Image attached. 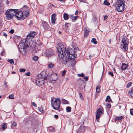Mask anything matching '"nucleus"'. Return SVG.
Instances as JSON below:
<instances>
[{"instance_id":"49","label":"nucleus","mask_w":133,"mask_h":133,"mask_svg":"<svg viewBox=\"0 0 133 133\" xmlns=\"http://www.w3.org/2000/svg\"><path fill=\"white\" fill-rule=\"evenodd\" d=\"M85 81H87L88 79V78L87 76H85L84 78Z\"/></svg>"},{"instance_id":"63","label":"nucleus","mask_w":133,"mask_h":133,"mask_svg":"<svg viewBox=\"0 0 133 133\" xmlns=\"http://www.w3.org/2000/svg\"><path fill=\"white\" fill-rule=\"evenodd\" d=\"M89 57L90 58H91L92 57V56L91 55H89Z\"/></svg>"},{"instance_id":"18","label":"nucleus","mask_w":133,"mask_h":133,"mask_svg":"<svg viewBox=\"0 0 133 133\" xmlns=\"http://www.w3.org/2000/svg\"><path fill=\"white\" fill-rule=\"evenodd\" d=\"M63 63L65 64H66L67 63H69V60L68 58H66L64 57V59H63V61H62Z\"/></svg>"},{"instance_id":"7","label":"nucleus","mask_w":133,"mask_h":133,"mask_svg":"<svg viewBox=\"0 0 133 133\" xmlns=\"http://www.w3.org/2000/svg\"><path fill=\"white\" fill-rule=\"evenodd\" d=\"M97 110L96 114V119L97 122H99V119L102 114H103L104 110L103 108L101 106Z\"/></svg>"},{"instance_id":"9","label":"nucleus","mask_w":133,"mask_h":133,"mask_svg":"<svg viewBox=\"0 0 133 133\" xmlns=\"http://www.w3.org/2000/svg\"><path fill=\"white\" fill-rule=\"evenodd\" d=\"M54 52V50L52 49H48L45 51V53L43 54L44 56L49 57L53 55Z\"/></svg>"},{"instance_id":"19","label":"nucleus","mask_w":133,"mask_h":133,"mask_svg":"<svg viewBox=\"0 0 133 133\" xmlns=\"http://www.w3.org/2000/svg\"><path fill=\"white\" fill-rule=\"evenodd\" d=\"M117 4H120L122 5H125L124 0H118L117 2Z\"/></svg>"},{"instance_id":"8","label":"nucleus","mask_w":133,"mask_h":133,"mask_svg":"<svg viewBox=\"0 0 133 133\" xmlns=\"http://www.w3.org/2000/svg\"><path fill=\"white\" fill-rule=\"evenodd\" d=\"M60 46H58L57 47V50L59 53L58 54V58L60 59L63 58L64 59V51L63 50V48Z\"/></svg>"},{"instance_id":"4","label":"nucleus","mask_w":133,"mask_h":133,"mask_svg":"<svg viewBox=\"0 0 133 133\" xmlns=\"http://www.w3.org/2000/svg\"><path fill=\"white\" fill-rule=\"evenodd\" d=\"M16 10L14 9H9L5 12L6 19L7 20L11 19L13 16H15Z\"/></svg>"},{"instance_id":"41","label":"nucleus","mask_w":133,"mask_h":133,"mask_svg":"<svg viewBox=\"0 0 133 133\" xmlns=\"http://www.w3.org/2000/svg\"><path fill=\"white\" fill-rule=\"evenodd\" d=\"M33 58L34 60L36 61H37L38 59V57L36 56H34V57Z\"/></svg>"},{"instance_id":"43","label":"nucleus","mask_w":133,"mask_h":133,"mask_svg":"<svg viewBox=\"0 0 133 133\" xmlns=\"http://www.w3.org/2000/svg\"><path fill=\"white\" fill-rule=\"evenodd\" d=\"M12 125L13 126L16 127L17 126V124L15 122H14L12 123Z\"/></svg>"},{"instance_id":"27","label":"nucleus","mask_w":133,"mask_h":133,"mask_svg":"<svg viewBox=\"0 0 133 133\" xmlns=\"http://www.w3.org/2000/svg\"><path fill=\"white\" fill-rule=\"evenodd\" d=\"M71 108L70 107H67L66 109V111L67 112H70L71 111Z\"/></svg>"},{"instance_id":"62","label":"nucleus","mask_w":133,"mask_h":133,"mask_svg":"<svg viewBox=\"0 0 133 133\" xmlns=\"http://www.w3.org/2000/svg\"><path fill=\"white\" fill-rule=\"evenodd\" d=\"M81 2H83L84 0H79Z\"/></svg>"},{"instance_id":"46","label":"nucleus","mask_w":133,"mask_h":133,"mask_svg":"<svg viewBox=\"0 0 133 133\" xmlns=\"http://www.w3.org/2000/svg\"><path fill=\"white\" fill-rule=\"evenodd\" d=\"M130 114L131 115H133V109H131L130 110Z\"/></svg>"},{"instance_id":"20","label":"nucleus","mask_w":133,"mask_h":133,"mask_svg":"<svg viewBox=\"0 0 133 133\" xmlns=\"http://www.w3.org/2000/svg\"><path fill=\"white\" fill-rule=\"evenodd\" d=\"M64 18L65 20H67L68 19L69 16L67 13H65L64 15Z\"/></svg>"},{"instance_id":"60","label":"nucleus","mask_w":133,"mask_h":133,"mask_svg":"<svg viewBox=\"0 0 133 133\" xmlns=\"http://www.w3.org/2000/svg\"><path fill=\"white\" fill-rule=\"evenodd\" d=\"M4 85L5 86V87H6V83L5 82H4Z\"/></svg>"},{"instance_id":"11","label":"nucleus","mask_w":133,"mask_h":133,"mask_svg":"<svg viewBox=\"0 0 133 133\" xmlns=\"http://www.w3.org/2000/svg\"><path fill=\"white\" fill-rule=\"evenodd\" d=\"M86 127L83 126L80 127L78 130L77 131V133H82L84 132L86 129Z\"/></svg>"},{"instance_id":"6","label":"nucleus","mask_w":133,"mask_h":133,"mask_svg":"<svg viewBox=\"0 0 133 133\" xmlns=\"http://www.w3.org/2000/svg\"><path fill=\"white\" fill-rule=\"evenodd\" d=\"M62 47H63V50L64 51V53L65 55H68L70 54H74L75 51L73 49L69 48L66 49L65 47L63 44L61 45Z\"/></svg>"},{"instance_id":"35","label":"nucleus","mask_w":133,"mask_h":133,"mask_svg":"<svg viewBox=\"0 0 133 133\" xmlns=\"http://www.w3.org/2000/svg\"><path fill=\"white\" fill-rule=\"evenodd\" d=\"M62 102L64 104H68V102L67 100L64 99H63V100Z\"/></svg>"},{"instance_id":"1","label":"nucleus","mask_w":133,"mask_h":133,"mask_svg":"<svg viewBox=\"0 0 133 133\" xmlns=\"http://www.w3.org/2000/svg\"><path fill=\"white\" fill-rule=\"evenodd\" d=\"M16 10L15 15L18 19H19L23 17L24 18L27 17L29 14V8L25 6H24L21 9V11Z\"/></svg>"},{"instance_id":"53","label":"nucleus","mask_w":133,"mask_h":133,"mask_svg":"<svg viewBox=\"0 0 133 133\" xmlns=\"http://www.w3.org/2000/svg\"><path fill=\"white\" fill-rule=\"evenodd\" d=\"M4 53L2 51L1 53V55L2 56H3L4 55V54H3Z\"/></svg>"},{"instance_id":"51","label":"nucleus","mask_w":133,"mask_h":133,"mask_svg":"<svg viewBox=\"0 0 133 133\" xmlns=\"http://www.w3.org/2000/svg\"><path fill=\"white\" fill-rule=\"evenodd\" d=\"M54 117L55 118L57 119L58 117V116L57 115H54Z\"/></svg>"},{"instance_id":"37","label":"nucleus","mask_w":133,"mask_h":133,"mask_svg":"<svg viewBox=\"0 0 133 133\" xmlns=\"http://www.w3.org/2000/svg\"><path fill=\"white\" fill-rule=\"evenodd\" d=\"M132 83L131 82H129L128 84H127V88H128L131 85Z\"/></svg>"},{"instance_id":"45","label":"nucleus","mask_w":133,"mask_h":133,"mask_svg":"<svg viewBox=\"0 0 133 133\" xmlns=\"http://www.w3.org/2000/svg\"><path fill=\"white\" fill-rule=\"evenodd\" d=\"M108 74H109V75H111L112 77L114 76V74L112 72H109Z\"/></svg>"},{"instance_id":"44","label":"nucleus","mask_w":133,"mask_h":133,"mask_svg":"<svg viewBox=\"0 0 133 133\" xmlns=\"http://www.w3.org/2000/svg\"><path fill=\"white\" fill-rule=\"evenodd\" d=\"M78 75L79 77H83L85 75L84 74L82 73L81 74H79Z\"/></svg>"},{"instance_id":"10","label":"nucleus","mask_w":133,"mask_h":133,"mask_svg":"<svg viewBox=\"0 0 133 133\" xmlns=\"http://www.w3.org/2000/svg\"><path fill=\"white\" fill-rule=\"evenodd\" d=\"M125 5H122L120 4H117L116 10L118 12H122L124 10Z\"/></svg>"},{"instance_id":"16","label":"nucleus","mask_w":133,"mask_h":133,"mask_svg":"<svg viewBox=\"0 0 133 133\" xmlns=\"http://www.w3.org/2000/svg\"><path fill=\"white\" fill-rule=\"evenodd\" d=\"M128 66V65L127 64L125 63H123L122 64V66L121 68V69L123 71L124 70L127 69Z\"/></svg>"},{"instance_id":"55","label":"nucleus","mask_w":133,"mask_h":133,"mask_svg":"<svg viewBox=\"0 0 133 133\" xmlns=\"http://www.w3.org/2000/svg\"><path fill=\"white\" fill-rule=\"evenodd\" d=\"M32 105H33V106H35L36 105V104L35 103V102H33L32 103Z\"/></svg>"},{"instance_id":"52","label":"nucleus","mask_w":133,"mask_h":133,"mask_svg":"<svg viewBox=\"0 0 133 133\" xmlns=\"http://www.w3.org/2000/svg\"><path fill=\"white\" fill-rule=\"evenodd\" d=\"M3 35L4 36L6 37L7 36V34L5 33H4L3 34Z\"/></svg>"},{"instance_id":"31","label":"nucleus","mask_w":133,"mask_h":133,"mask_svg":"<svg viewBox=\"0 0 133 133\" xmlns=\"http://www.w3.org/2000/svg\"><path fill=\"white\" fill-rule=\"evenodd\" d=\"M111 101V99L110 98V96H107L106 99V101H108V102H110Z\"/></svg>"},{"instance_id":"17","label":"nucleus","mask_w":133,"mask_h":133,"mask_svg":"<svg viewBox=\"0 0 133 133\" xmlns=\"http://www.w3.org/2000/svg\"><path fill=\"white\" fill-rule=\"evenodd\" d=\"M56 15L55 14H53L51 16V22L53 24L55 23L56 20Z\"/></svg>"},{"instance_id":"33","label":"nucleus","mask_w":133,"mask_h":133,"mask_svg":"<svg viewBox=\"0 0 133 133\" xmlns=\"http://www.w3.org/2000/svg\"><path fill=\"white\" fill-rule=\"evenodd\" d=\"M38 110L41 112L43 113L44 112V111L43 110V109L41 107H39Z\"/></svg>"},{"instance_id":"23","label":"nucleus","mask_w":133,"mask_h":133,"mask_svg":"<svg viewBox=\"0 0 133 133\" xmlns=\"http://www.w3.org/2000/svg\"><path fill=\"white\" fill-rule=\"evenodd\" d=\"M54 66V64H53L52 63L50 62L48 65V67L49 68H52Z\"/></svg>"},{"instance_id":"12","label":"nucleus","mask_w":133,"mask_h":133,"mask_svg":"<svg viewBox=\"0 0 133 133\" xmlns=\"http://www.w3.org/2000/svg\"><path fill=\"white\" fill-rule=\"evenodd\" d=\"M36 34V33L34 32H31L26 37V38L29 39L30 38H32L34 37L35 36Z\"/></svg>"},{"instance_id":"40","label":"nucleus","mask_w":133,"mask_h":133,"mask_svg":"<svg viewBox=\"0 0 133 133\" xmlns=\"http://www.w3.org/2000/svg\"><path fill=\"white\" fill-rule=\"evenodd\" d=\"M9 62L11 64H14V61L12 59H11L9 60Z\"/></svg>"},{"instance_id":"48","label":"nucleus","mask_w":133,"mask_h":133,"mask_svg":"<svg viewBox=\"0 0 133 133\" xmlns=\"http://www.w3.org/2000/svg\"><path fill=\"white\" fill-rule=\"evenodd\" d=\"M107 107L108 108H110L111 107V105L110 104H108L106 105Z\"/></svg>"},{"instance_id":"29","label":"nucleus","mask_w":133,"mask_h":133,"mask_svg":"<svg viewBox=\"0 0 133 133\" xmlns=\"http://www.w3.org/2000/svg\"><path fill=\"white\" fill-rule=\"evenodd\" d=\"M91 42L93 43L94 44H97V42L96 41V39L95 38H93L91 40Z\"/></svg>"},{"instance_id":"28","label":"nucleus","mask_w":133,"mask_h":133,"mask_svg":"<svg viewBox=\"0 0 133 133\" xmlns=\"http://www.w3.org/2000/svg\"><path fill=\"white\" fill-rule=\"evenodd\" d=\"M48 130L49 131H53L55 130V129L54 128L52 127H50L48 128Z\"/></svg>"},{"instance_id":"24","label":"nucleus","mask_w":133,"mask_h":133,"mask_svg":"<svg viewBox=\"0 0 133 133\" xmlns=\"http://www.w3.org/2000/svg\"><path fill=\"white\" fill-rule=\"evenodd\" d=\"M122 116H119V117H116L115 118V120L117 121H120L121 119H122Z\"/></svg>"},{"instance_id":"13","label":"nucleus","mask_w":133,"mask_h":133,"mask_svg":"<svg viewBox=\"0 0 133 133\" xmlns=\"http://www.w3.org/2000/svg\"><path fill=\"white\" fill-rule=\"evenodd\" d=\"M43 27L45 30H47L49 29L50 26L48 24L45 22H43Z\"/></svg>"},{"instance_id":"64","label":"nucleus","mask_w":133,"mask_h":133,"mask_svg":"<svg viewBox=\"0 0 133 133\" xmlns=\"http://www.w3.org/2000/svg\"><path fill=\"white\" fill-rule=\"evenodd\" d=\"M58 32L59 34H61V32L60 31H59Z\"/></svg>"},{"instance_id":"47","label":"nucleus","mask_w":133,"mask_h":133,"mask_svg":"<svg viewBox=\"0 0 133 133\" xmlns=\"http://www.w3.org/2000/svg\"><path fill=\"white\" fill-rule=\"evenodd\" d=\"M14 30L13 29H12L10 31H9V32L11 34H13L14 32Z\"/></svg>"},{"instance_id":"54","label":"nucleus","mask_w":133,"mask_h":133,"mask_svg":"<svg viewBox=\"0 0 133 133\" xmlns=\"http://www.w3.org/2000/svg\"><path fill=\"white\" fill-rule=\"evenodd\" d=\"M78 10L76 11V12L75 13V15H77L78 14Z\"/></svg>"},{"instance_id":"21","label":"nucleus","mask_w":133,"mask_h":133,"mask_svg":"<svg viewBox=\"0 0 133 133\" xmlns=\"http://www.w3.org/2000/svg\"><path fill=\"white\" fill-rule=\"evenodd\" d=\"M100 86L99 85H97L96 87V92L99 93L100 91Z\"/></svg>"},{"instance_id":"25","label":"nucleus","mask_w":133,"mask_h":133,"mask_svg":"<svg viewBox=\"0 0 133 133\" xmlns=\"http://www.w3.org/2000/svg\"><path fill=\"white\" fill-rule=\"evenodd\" d=\"M70 18L73 22L75 21L77 19V17H74L72 15L70 16Z\"/></svg>"},{"instance_id":"22","label":"nucleus","mask_w":133,"mask_h":133,"mask_svg":"<svg viewBox=\"0 0 133 133\" xmlns=\"http://www.w3.org/2000/svg\"><path fill=\"white\" fill-rule=\"evenodd\" d=\"M129 95H130L131 97H132L133 95V88H132L130 90H129Z\"/></svg>"},{"instance_id":"59","label":"nucleus","mask_w":133,"mask_h":133,"mask_svg":"<svg viewBox=\"0 0 133 133\" xmlns=\"http://www.w3.org/2000/svg\"><path fill=\"white\" fill-rule=\"evenodd\" d=\"M58 1H59L60 2H62V1H64L66 0H57Z\"/></svg>"},{"instance_id":"57","label":"nucleus","mask_w":133,"mask_h":133,"mask_svg":"<svg viewBox=\"0 0 133 133\" xmlns=\"http://www.w3.org/2000/svg\"><path fill=\"white\" fill-rule=\"evenodd\" d=\"M111 39H109V41H108V42H109V44H110L111 43Z\"/></svg>"},{"instance_id":"32","label":"nucleus","mask_w":133,"mask_h":133,"mask_svg":"<svg viewBox=\"0 0 133 133\" xmlns=\"http://www.w3.org/2000/svg\"><path fill=\"white\" fill-rule=\"evenodd\" d=\"M21 51H23V52L22 53V54H25L26 52V50L24 47L23 49H21Z\"/></svg>"},{"instance_id":"15","label":"nucleus","mask_w":133,"mask_h":133,"mask_svg":"<svg viewBox=\"0 0 133 133\" xmlns=\"http://www.w3.org/2000/svg\"><path fill=\"white\" fill-rule=\"evenodd\" d=\"M66 57H68V59H74L76 58V57L74 55V54H70L66 55Z\"/></svg>"},{"instance_id":"2","label":"nucleus","mask_w":133,"mask_h":133,"mask_svg":"<svg viewBox=\"0 0 133 133\" xmlns=\"http://www.w3.org/2000/svg\"><path fill=\"white\" fill-rule=\"evenodd\" d=\"M48 75L46 74V71L44 70L38 75L36 78V85L39 87L42 86L44 84V80L46 79Z\"/></svg>"},{"instance_id":"61","label":"nucleus","mask_w":133,"mask_h":133,"mask_svg":"<svg viewBox=\"0 0 133 133\" xmlns=\"http://www.w3.org/2000/svg\"><path fill=\"white\" fill-rule=\"evenodd\" d=\"M16 73V72L15 71H12V74H15Z\"/></svg>"},{"instance_id":"3","label":"nucleus","mask_w":133,"mask_h":133,"mask_svg":"<svg viewBox=\"0 0 133 133\" xmlns=\"http://www.w3.org/2000/svg\"><path fill=\"white\" fill-rule=\"evenodd\" d=\"M60 99L58 98H53L51 100V105L53 108L59 111L62 110V108L60 107Z\"/></svg>"},{"instance_id":"30","label":"nucleus","mask_w":133,"mask_h":133,"mask_svg":"<svg viewBox=\"0 0 133 133\" xmlns=\"http://www.w3.org/2000/svg\"><path fill=\"white\" fill-rule=\"evenodd\" d=\"M7 125L5 123H3L2 125V129L3 130H4L7 127Z\"/></svg>"},{"instance_id":"26","label":"nucleus","mask_w":133,"mask_h":133,"mask_svg":"<svg viewBox=\"0 0 133 133\" xmlns=\"http://www.w3.org/2000/svg\"><path fill=\"white\" fill-rule=\"evenodd\" d=\"M103 3L104 4L107 6H109L110 4V3L107 0H105Z\"/></svg>"},{"instance_id":"58","label":"nucleus","mask_w":133,"mask_h":133,"mask_svg":"<svg viewBox=\"0 0 133 133\" xmlns=\"http://www.w3.org/2000/svg\"><path fill=\"white\" fill-rule=\"evenodd\" d=\"M79 95L80 97H82V95L81 93H79Z\"/></svg>"},{"instance_id":"56","label":"nucleus","mask_w":133,"mask_h":133,"mask_svg":"<svg viewBox=\"0 0 133 133\" xmlns=\"http://www.w3.org/2000/svg\"><path fill=\"white\" fill-rule=\"evenodd\" d=\"M108 17V16H105L104 17V19H106L107 18V17Z\"/></svg>"},{"instance_id":"36","label":"nucleus","mask_w":133,"mask_h":133,"mask_svg":"<svg viewBox=\"0 0 133 133\" xmlns=\"http://www.w3.org/2000/svg\"><path fill=\"white\" fill-rule=\"evenodd\" d=\"M25 69H20L19 71L21 72H24L25 71Z\"/></svg>"},{"instance_id":"42","label":"nucleus","mask_w":133,"mask_h":133,"mask_svg":"<svg viewBox=\"0 0 133 133\" xmlns=\"http://www.w3.org/2000/svg\"><path fill=\"white\" fill-rule=\"evenodd\" d=\"M66 72V70H64L63 71V72L62 74V76H64Z\"/></svg>"},{"instance_id":"14","label":"nucleus","mask_w":133,"mask_h":133,"mask_svg":"<svg viewBox=\"0 0 133 133\" xmlns=\"http://www.w3.org/2000/svg\"><path fill=\"white\" fill-rule=\"evenodd\" d=\"M90 31V29L88 27H86L84 28V37H87Z\"/></svg>"},{"instance_id":"50","label":"nucleus","mask_w":133,"mask_h":133,"mask_svg":"<svg viewBox=\"0 0 133 133\" xmlns=\"http://www.w3.org/2000/svg\"><path fill=\"white\" fill-rule=\"evenodd\" d=\"M38 51V50L37 51L35 49L33 51V52L34 53H36Z\"/></svg>"},{"instance_id":"39","label":"nucleus","mask_w":133,"mask_h":133,"mask_svg":"<svg viewBox=\"0 0 133 133\" xmlns=\"http://www.w3.org/2000/svg\"><path fill=\"white\" fill-rule=\"evenodd\" d=\"M9 98L11 99H13L14 98V95L13 94H11L9 96Z\"/></svg>"},{"instance_id":"34","label":"nucleus","mask_w":133,"mask_h":133,"mask_svg":"<svg viewBox=\"0 0 133 133\" xmlns=\"http://www.w3.org/2000/svg\"><path fill=\"white\" fill-rule=\"evenodd\" d=\"M65 25L66 27V28H67L68 27L70 26L71 25V24L70 23H66Z\"/></svg>"},{"instance_id":"5","label":"nucleus","mask_w":133,"mask_h":133,"mask_svg":"<svg viewBox=\"0 0 133 133\" xmlns=\"http://www.w3.org/2000/svg\"><path fill=\"white\" fill-rule=\"evenodd\" d=\"M122 44H121V48L124 51H127L128 49L129 42L127 38H123L122 41Z\"/></svg>"},{"instance_id":"38","label":"nucleus","mask_w":133,"mask_h":133,"mask_svg":"<svg viewBox=\"0 0 133 133\" xmlns=\"http://www.w3.org/2000/svg\"><path fill=\"white\" fill-rule=\"evenodd\" d=\"M25 75H26L28 76H30V72L29 71L26 73H25Z\"/></svg>"}]
</instances>
